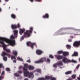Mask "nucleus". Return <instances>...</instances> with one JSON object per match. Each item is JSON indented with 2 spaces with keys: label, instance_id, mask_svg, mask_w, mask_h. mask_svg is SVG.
<instances>
[{
  "label": "nucleus",
  "instance_id": "nucleus-1",
  "mask_svg": "<svg viewBox=\"0 0 80 80\" xmlns=\"http://www.w3.org/2000/svg\"><path fill=\"white\" fill-rule=\"evenodd\" d=\"M0 43L2 44L3 47H6V46L4 43L3 41H5L6 43H9L12 46H13L15 45V40H9L6 38L0 37Z\"/></svg>",
  "mask_w": 80,
  "mask_h": 80
},
{
  "label": "nucleus",
  "instance_id": "nucleus-2",
  "mask_svg": "<svg viewBox=\"0 0 80 80\" xmlns=\"http://www.w3.org/2000/svg\"><path fill=\"white\" fill-rule=\"evenodd\" d=\"M24 67L23 68V70L24 71V75L26 77H28L29 78H31L32 77H33V73L31 72L30 73L29 71H27L28 70L27 68H28V65L27 64H25L24 65Z\"/></svg>",
  "mask_w": 80,
  "mask_h": 80
},
{
  "label": "nucleus",
  "instance_id": "nucleus-3",
  "mask_svg": "<svg viewBox=\"0 0 80 80\" xmlns=\"http://www.w3.org/2000/svg\"><path fill=\"white\" fill-rule=\"evenodd\" d=\"M33 31V28L31 27L30 28V30H26L25 32H24V35L21 37V40H23L24 38L26 37H29L30 36V34L32 33Z\"/></svg>",
  "mask_w": 80,
  "mask_h": 80
},
{
  "label": "nucleus",
  "instance_id": "nucleus-4",
  "mask_svg": "<svg viewBox=\"0 0 80 80\" xmlns=\"http://www.w3.org/2000/svg\"><path fill=\"white\" fill-rule=\"evenodd\" d=\"M27 46L28 47H30L32 49L33 48V46H36V48H37V44H36V43H32L30 42H27Z\"/></svg>",
  "mask_w": 80,
  "mask_h": 80
},
{
  "label": "nucleus",
  "instance_id": "nucleus-5",
  "mask_svg": "<svg viewBox=\"0 0 80 80\" xmlns=\"http://www.w3.org/2000/svg\"><path fill=\"white\" fill-rule=\"evenodd\" d=\"M73 46L74 47H76V48L80 47V41H74L73 43Z\"/></svg>",
  "mask_w": 80,
  "mask_h": 80
},
{
  "label": "nucleus",
  "instance_id": "nucleus-6",
  "mask_svg": "<svg viewBox=\"0 0 80 80\" xmlns=\"http://www.w3.org/2000/svg\"><path fill=\"white\" fill-rule=\"evenodd\" d=\"M63 62L62 61H60L58 62L57 63H55L53 65V67L54 68H57V65L58 66H63Z\"/></svg>",
  "mask_w": 80,
  "mask_h": 80
},
{
  "label": "nucleus",
  "instance_id": "nucleus-7",
  "mask_svg": "<svg viewBox=\"0 0 80 80\" xmlns=\"http://www.w3.org/2000/svg\"><path fill=\"white\" fill-rule=\"evenodd\" d=\"M62 61L64 63H70L71 62V60L68 59L66 57H64L62 59Z\"/></svg>",
  "mask_w": 80,
  "mask_h": 80
},
{
  "label": "nucleus",
  "instance_id": "nucleus-8",
  "mask_svg": "<svg viewBox=\"0 0 80 80\" xmlns=\"http://www.w3.org/2000/svg\"><path fill=\"white\" fill-rule=\"evenodd\" d=\"M44 60H46V58H44L43 59H41L39 60H38L34 62L35 63H42L44 62Z\"/></svg>",
  "mask_w": 80,
  "mask_h": 80
},
{
  "label": "nucleus",
  "instance_id": "nucleus-9",
  "mask_svg": "<svg viewBox=\"0 0 80 80\" xmlns=\"http://www.w3.org/2000/svg\"><path fill=\"white\" fill-rule=\"evenodd\" d=\"M43 53V51L39 49H37L36 51V53L38 55H41V54Z\"/></svg>",
  "mask_w": 80,
  "mask_h": 80
},
{
  "label": "nucleus",
  "instance_id": "nucleus-10",
  "mask_svg": "<svg viewBox=\"0 0 80 80\" xmlns=\"http://www.w3.org/2000/svg\"><path fill=\"white\" fill-rule=\"evenodd\" d=\"M55 57L58 60H61V59H62L63 58V56L60 55H56Z\"/></svg>",
  "mask_w": 80,
  "mask_h": 80
},
{
  "label": "nucleus",
  "instance_id": "nucleus-11",
  "mask_svg": "<svg viewBox=\"0 0 80 80\" xmlns=\"http://www.w3.org/2000/svg\"><path fill=\"white\" fill-rule=\"evenodd\" d=\"M42 18H49V14L47 13H46L45 14V15H43L42 16Z\"/></svg>",
  "mask_w": 80,
  "mask_h": 80
},
{
  "label": "nucleus",
  "instance_id": "nucleus-12",
  "mask_svg": "<svg viewBox=\"0 0 80 80\" xmlns=\"http://www.w3.org/2000/svg\"><path fill=\"white\" fill-rule=\"evenodd\" d=\"M25 29H20V31H19V33L20 34L22 35V33H23L25 32Z\"/></svg>",
  "mask_w": 80,
  "mask_h": 80
},
{
  "label": "nucleus",
  "instance_id": "nucleus-13",
  "mask_svg": "<svg viewBox=\"0 0 80 80\" xmlns=\"http://www.w3.org/2000/svg\"><path fill=\"white\" fill-rule=\"evenodd\" d=\"M78 52H74L73 54L72 55V57H77L78 56Z\"/></svg>",
  "mask_w": 80,
  "mask_h": 80
},
{
  "label": "nucleus",
  "instance_id": "nucleus-14",
  "mask_svg": "<svg viewBox=\"0 0 80 80\" xmlns=\"http://www.w3.org/2000/svg\"><path fill=\"white\" fill-rule=\"evenodd\" d=\"M62 54L63 56H64V57H65V56H67V55H68V54H69V53L68 52H63Z\"/></svg>",
  "mask_w": 80,
  "mask_h": 80
},
{
  "label": "nucleus",
  "instance_id": "nucleus-15",
  "mask_svg": "<svg viewBox=\"0 0 80 80\" xmlns=\"http://www.w3.org/2000/svg\"><path fill=\"white\" fill-rule=\"evenodd\" d=\"M72 71H69L67 72H65V75H70V74H72Z\"/></svg>",
  "mask_w": 80,
  "mask_h": 80
},
{
  "label": "nucleus",
  "instance_id": "nucleus-16",
  "mask_svg": "<svg viewBox=\"0 0 80 80\" xmlns=\"http://www.w3.org/2000/svg\"><path fill=\"white\" fill-rule=\"evenodd\" d=\"M28 68L29 70H33L34 68V67H33V66L30 65L29 66V67Z\"/></svg>",
  "mask_w": 80,
  "mask_h": 80
},
{
  "label": "nucleus",
  "instance_id": "nucleus-17",
  "mask_svg": "<svg viewBox=\"0 0 80 80\" xmlns=\"http://www.w3.org/2000/svg\"><path fill=\"white\" fill-rule=\"evenodd\" d=\"M11 27L12 29H16V28H17V27L16 25L12 24L11 25Z\"/></svg>",
  "mask_w": 80,
  "mask_h": 80
},
{
  "label": "nucleus",
  "instance_id": "nucleus-18",
  "mask_svg": "<svg viewBox=\"0 0 80 80\" xmlns=\"http://www.w3.org/2000/svg\"><path fill=\"white\" fill-rule=\"evenodd\" d=\"M18 33V31L17 30L14 31V34L15 37H17V34Z\"/></svg>",
  "mask_w": 80,
  "mask_h": 80
},
{
  "label": "nucleus",
  "instance_id": "nucleus-19",
  "mask_svg": "<svg viewBox=\"0 0 80 80\" xmlns=\"http://www.w3.org/2000/svg\"><path fill=\"white\" fill-rule=\"evenodd\" d=\"M11 17L12 18H13L14 20L16 18V16L13 14H12L11 15Z\"/></svg>",
  "mask_w": 80,
  "mask_h": 80
},
{
  "label": "nucleus",
  "instance_id": "nucleus-20",
  "mask_svg": "<svg viewBox=\"0 0 80 80\" xmlns=\"http://www.w3.org/2000/svg\"><path fill=\"white\" fill-rule=\"evenodd\" d=\"M45 79H46V80H48V79H50V80L52 78V77L51 76H46L45 77Z\"/></svg>",
  "mask_w": 80,
  "mask_h": 80
},
{
  "label": "nucleus",
  "instance_id": "nucleus-21",
  "mask_svg": "<svg viewBox=\"0 0 80 80\" xmlns=\"http://www.w3.org/2000/svg\"><path fill=\"white\" fill-rule=\"evenodd\" d=\"M3 49H4V50H5V51L7 52L8 53H10V50L7 49L5 48H4Z\"/></svg>",
  "mask_w": 80,
  "mask_h": 80
},
{
  "label": "nucleus",
  "instance_id": "nucleus-22",
  "mask_svg": "<svg viewBox=\"0 0 80 80\" xmlns=\"http://www.w3.org/2000/svg\"><path fill=\"white\" fill-rule=\"evenodd\" d=\"M12 53L13 55H17V52L16 51L14 50L12 51Z\"/></svg>",
  "mask_w": 80,
  "mask_h": 80
},
{
  "label": "nucleus",
  "instance_id": "nucleus-23",
  "mask_svg": "<svg viewBox=\"0 0 80 80\" xmlns=\"http://www.w3.org/2000/svg\"><path fill=\"white\" fill-rule=\"evenodd\" d=\"M66 47L67 49H70V48H71V46L69 45H67Z\"/></svg>",
  "mask_w": 80,
  "mask_h": 80
},
{
  "label": "nucleus",
  "instance_id": "nucleus-24",
  "mask_svg": "<svg viewBox=\"0 0 80 80\" xmlns=\"http://www.w3.org/2000/svg\"><path fill=\"white\" fill-rule=\"evenodd\" d=\"M63 52L62 51H58V54H62V53H63Z\"/></svg>",
  "mask_w": 80,
  "mask_h": 80
},
{
  "label": "nucleus",
  "instance_id": "nucleus-25",
  "mask_svg": "<svg viewBox=\"0 0 80 80\" xmlns=\"http://www.w3.org/2000/svg\"><path fill=\"white\" fill-rule=\"evenodd\" d=\"M71 77L73 79H75V78H76V75L75 74H73L72 75Z\"/></svg>",
  "mask_w": 80,
  "mask_h": 80
},
{
  "label": "nucleus",
  "instance_id": "nucleus-26",
  "mask_svg": "<svg viewBox=\"0 0 80 80\" xmlns=\"http://www.w3.org/2000/svg\"><path fill=\"white\" fill-rule=\"evenodd\" d=\"M7 53H6V52H2V57H4V56H5V55H7Z\"/></svg>",
  "mask_w": 80,
  "mask_h": 80
},
{
  "label": "nucleus",
  "instance_id": "nucleus-27",
  "mask_svg": "<svg viewBox=\"0 0 80 80\" xmlns=\"http://www.w3.org/2000/svg\"><path fill=\"white\" fill-rule=\"evenodd\" d=\"M5 69L7 72H10V69L8 68H6Z\"/></svg>",
  "mask_w": 80,
  "mask_h": 80
},
{
  "label": "nucleus",
  "instance_id": "nucleus-28",
  "mask_svg": "<svg viewBox=\"0 0 80 80\" xmlns=\"http://www.w3.org/2000/svg\"><path fill=\"white\" fill-rule=\"evenodd\" d=\"M10 38L11 39H15V36H14L13 35H12L11 36Z\"/></svg>",
  "mask_w": 80,
  "mask_h": 80
},
{
  "label": "nucleus",
  "instance_id": "nucleus-29",
  "mask_svg": "<svg viewBox=\"0 0 80 80\" xmlns=\"http://www.w3.org/2000/svg\"><path fill=\"white\" fill-rule=\"evenodd\" d=\"M14 75L15 77H19V76H20V75L18 74L17 73H15L14 74Z\"/></svg>",
  "mask_w": 80,
  "mask_h": 80
},
{
  "label": "nucleus",
  "instance_id": "nucleus-30",
  "mask_svg": "<svg viewBox=\"0 0 80 80\" xmlns=\"http://www.w3.org/2000/svg\"><path fill=\"white\" fill-rule=\"evenodd\" d=\"M11 59L12 60H13V59H15V60H16V58H15V56H12Z\"/></svg>",
  "mask_w": 80,
  "mask_h": 80
},
{
  "label": "nucleus",
  "instance_id": "nucleus-31",
  "mask_svg": "<svg viewBox=\"0 0 80 80\" xmlns=\"http://www.w3.org/2000/svg\"><path fill=\"white\" fill-rule=\"evenodd\" d=\"M3 60H4V61H7V57L3 56Z\"/></svg>",
  "mask_w": 80,
  "mask_h": 80
},
{
  "label": "nucleus",
  "instance_id": "nucleus-32",
  "mask_svg": "<svg viewBox=\"0 0 80 80\" xmlns=\"http://www.w3.org/2000/svg\"><path fill=\"white\" fill-rule=\"evenodd\" d=\"M36 72L38 73H40L41 72V70L39 69H37L36 70Z\"/></svg>",
  "mask_w": 80,
  "mask_h": 80
},
{
  "label": "nucleus",
  "instance_id": "nucleus-33",
  "mask_svg": "<svg viewBox=\"0 0 80 80\" xmlns=\"http://www.w3.org/2000/svg\"><path fill=\"white\" fill-rule=\"evenodd\" d=\"M17 59L18 60H20V61H23V59L19 57H18Z\"/></svg>",
  "mask_w": 80,
  "mask_h": 80
},
{
  "label": "nucleus",
  "instance_id": "nucleus-34",
  "mask_svg": "<svg viewBox=\"0 0 80 80\" xmlns=\"http://www.w3.org/2000/svg\"><path fill=\"white\" fill-rule=\"evenodd\" d=\"M65 34H67V33L66 32H62L60 33L59 35H65Z\"/></svg>",
  "mask_w": 80,
  "mask_h": 80
},
{
  "label": "nucleus",
  "instance_id": "nucleus-35",
  "mask_svg": "<svg viewBox=\"0 0 80 80\" xmlns=\"http://www.w3.org/2000/svg\"><path fill=\"white\" fill-rule=\"evenodd\" d=\"M4 68V67L3 66V64L2 63H0V68Z\"/></svg>",
  "mask_w": 80,
  "mask_h": 80
},
{
  "label": "nucleus",
  "instance_id": "nucleus-36",
  "mask_svg": "<svg viewBox=\"0 0 80 80\" xmlns=\"http://www.w3.org/2000/svg\"><path fill=\"white\" fill-rule=\"evenodd\" d=\"M49 58H53L54 57L52 55H49Z\"/></svg>",
  "mask_w": 80,
  "mask_h": 80
},
{
  "label": "nucleus",
  "instance_id": "nucleus-37",
  "mask_svg": "<svg viewBox=\"0 0 80 80\" xmlns=\"http://www.w3.org/2000/svg\"><path fill=\"white\" fill-rule=\"evenodd\" d=\"M17 27L18 28H20V24L18 23L17 25Z\"/></svg>",
  "mask_w": 80,
  "mask_h": 80
},
{
  "label": "nucleus",
  "instance_id": "nucleus-38",
  "mask_svg": "<svg viewBox=\"0 0 80 80\" xmlns=\"http://www.w3.org/2000/svg\"><path fill=\"white\" fill-rule=\"evenodd\" d=\"M47 62H48V63H50V59H49V58H48L47 59Z\"/></svg>",
  "mask_w": 80,
  "mask_h": 80
},
{
  "label": "nucleus",
  "instance_id": "nucleus-39",
  "mask_svg": "<svg viewBox=\"0 0 80 80\" xmlns=\"http://www.w3.org/2000/svg\"><path fill=\"white\" fill-rule=\"evenodd\" d=\"M71 62H73V63H77V62L73 60H72L71 61Z\"/></svg>",
  "mask_w": 80,
  "mask_h": 80
},
{
  "label": "nucleus",
  "instance_id": "nucleus-40",
  "mask_svg": "<svg viewBox=\"0 0 80 80\" xmlns=\"http://www.w3.org/2000/svg\"><path fill=\"white\" fill-rule=\"evenodd\" d=\"M3 78H4V77L3 76H0V80H2Z\"/></svg>",
  "mask_w": 80,
  "mask_h": 80
},
{
  "label": "nucleus",
  "instance_id": "nucleus-41",
  "mask_svg": "<svg viewBox=\"0 0 80 80\" xmlns=\"http://www.w3.org/2000/svg\"><path fill=\"white\" fill-rule=\"evenodd\" d=\"M51 80H56V78H52V77H51Z\"/></svg>",
  "mask_w": 80,
  "mask_h": 80
},
{
  "label": "nucleus",
  "instance_id": "nucleus-42",
  "mask_svg": "<svg viewBox=\"0 0 80 80\" xmlns=\"http://www.w3.org/2000/svg\"><path fill=\"white\" fill-rule=\"evenodd\" d=\"M18 73L19 74L22 73V71H18Z\"/></svg>",
  "mask_w": 80,
  "mask_h": 80
},
{
  "label": "nucleus",
  "instance_id": "nucleus-43",
  "mask_svg": "<svg viewBox=\"0 0 80 80\" xmlns=\"http://www.w3.org/2000/svg\"><path fill=\"white\" fill-rule=\"evenodd\" d=\"M27 62H28V63H30L31 62V61H30V60L29 59L27 61Z\"/></svg>",
  "mask_w": 80,
  "mask_h": 80
},
{
  "label": "nucleus",
  "instance_id": "nucleus-44",
  "mask_svg": "<svg viewBox=\"0 0 80 80\" xmlns=\"http://www.w3.org/2000/svg\"><path fill=\"white\" fill-rule=\"evenodd\" d=\"M5 73V71H2V73H1V75H4V74Z\"/></svg>",
  "mask_w": 80,
  "mask_h": 80
},
{
  "label": "nucleus",
  "instance_id": "nucleus-45",
  "mask_svg": "<svg viewBox=\"0 0 80 80\" xmlns=\"http://www.w3.org/2000/svg\"><path fill=\"white\" fill-rule=\"evenodd\" d=\"M80 66V65L78 64L76 67V68L77 69H78V67Z\"/></svg>",
  "mask_w": 80,
  "mask_h": 80
},
{
  "label": "nucleus",
  "instance_id": "nucleus-46",
  "mask_svg": "<svg viewBox=\"0 0 80 80\" xmlns=\"http://www.w3.org/2000/svg\"><path fill=\"white\" fill-rule=\"evenodd\" d=\"M6 55H7V56L8 57H10V54H7Z\"/></svg>",
  "mask_w": 80,
  "mask_h": 80
},
{
  "label": "nucleus",
  "instance_id": "nucleus-47",
  "mask_svg": "<svg viewBox=\"0 0 80 80\" xmlns=\"http://www.w3.org/2000/svg\"><path fill=\"white\" fill-rule=\"evenodd\" d=\"M68 42H72V39H70L68 40Z\"/></svg>",
  "mask_w": 80,
  "mask_h": 80
},
{
  "label": "nucleus",
  "instance_id": "nucleus-48",
  "mask_svg": "<svg viewBox=\"0 0 80 80\" xmlns=\"http://www.w3.org/2000/svg\"><path fill=\"white\" fill-rule=\"evenodd\" d=\"M22 66H20L19 67V69H21V68H22Z\"/></svg>",
  "mask_w": 80,
  "mask_h": 80
},
{
  "label": "nucleus",
  "instance_id": "nucleus-49",
  "mask_svg": "<svg viewBox=\"0 0 80 80\" xmlns=\"http://www.w3.org/2000/svg\"><path fill=\"white\" fill-rule=\"evenodd\" d=\"M13 63H16V62H17V61H16V60H14L13 61Z\"/></svg>",
  "mask_w": 80,
  "mask_h": 80
},
{
  "label": "nucleus",
  "instance_id": "nucleus-50",
  "mask_svg": "<svg viewBox=\"0 0 80 80\" xmlns=\"http://www.w3.org/2000/svg\"><path fill=\"white\" fill-rule=\"evenodd\" d=\"M70 38H73V36H70Z\"/></svg>",
  "mask_w": 80,
  "mask_h": 80
},
{
  "label": "nucleus",
  "instance_id": "nucleus-51",
  "mask_svg": "<svg viewBox=\"0 0 80 80\" xmlns=\"http://www.w3.org/2000/svg\"><path fill=\"white\" fill-rule=\"evenodd\" d=\"M67 80H72V79L71 78H69V79H67Z\"/></svg>",
  "mask_w": 80,
  "mask_h": 80
},
{
  "label": "nucleus",
  "instance_id": "nucleus-52",
  "mask_svg": "<svg viewBox=\"0 0 80 80\" xmlns=\"http://www.w3.org/2000/svg\"><path fill=\"white\" fill-rule=\"evenodd\" d=\"M38 2H42V0H37Z\"/></svg>",
  "mask_w": 80,
  "mask_h": 80
},
{
  "label": "nucleus",
  "instance_id": "nucleus-53",
  "mask_svg": "<svg viewBox=\"0 0 80 80\" xmlns=\"http://www.w3.org/2000/svg\"><path fill=\"white\" fill-rule=\"evenodd\" d=\"M30 1V2H33V0H29Z\"/></svg>",
  "mask_w": 80,
  "mask_h": 80
},
{
  "label": "nucleus",
  "instance_id": "nucleus-54",
  "mask_svg": "<svg viewBox=\"0 0 80 80\" xmlns=\"http://www.w3.org/2000/svg\"><path fill=\"white\" fill-rule=\"evenodd\" d=\"M24 80H28V79L27 78H26L24 79Z\"/></svg>",
  "mask_w": 80,
  "mask_h": 80
},
{
  "label": "nucleus",
  "instance_id": "nucleus-55",
  "mask_svg": "<svg viewBox=\"0 0 80 80\" xmlns=\"http://www.w3.org/2000/svg\"><path fill=\"white\" fill-rule=\"evenodd\" d=\"M78 80H80V78H78Z\"/></svg>",
  "mask_w": 80,
  "mask_h": 80
},
{
  "label": "nucleus",
  "instance_id": "nucleus-56",
  "mask_svg": "<svg viewBox=\"0 0 80 80\" xmlns=\"http://www.w3.org/2000/svg\"><path fill=\"white\" fill-rule=\"evenodd\" d=\"M8 0H5L6 2H8Z\"/></svg>",
  "mask_w": 80,
  "mask_h": 80
},
{
  "label": "nucleus",
  "instance_id": "nucleus-57",
  "mask_svg": "<svg viewBox=\"0 0 80 80\" xmlns=\"http://www.w3.org/2000/svg\"><path fill=\"white\" fill-rule=\"evenodd\" d=\"M2 11V10L1 9V8H0V12H1Z\"/></svg>",
  "mask_w": 80,
  "mask_h": 80
},
{
  "label": "nucleus",
  "instance_id": "nucleus-58",
  "mask_svg": "<svg viewBox=\"0 0 80 80\" xmlns=\"http://www.w3.org/2000/svg\"><path fill=\"white\" fill-rule=\"evenodd\" d=\"M79 31H80V29H77Z\"/></svg>",
  "mask_w": 80,
  "mask_h": 80
},
{
  "label": "nucleus",
  "instance_id": "nucleus-59",
  "mask_svg": "<svg viewBox=\"0 0 80 80\" xmlns=\"http://www.w3.org/2000/svg\"><path fill=\"white\" fill-rule=\"evenodd\" d=\"M0 73H1V71L0 70Z\"/></svg>",
  "mask_w": 80,
  "mask_h": 80
},
{
  "label": "nucleus",
  "instance_id": "nucleus-60",
  "mask_svg": "<svg viewBox=\"0 0 80 80\" xmlns=\"http://www.w3.org/2000/svg\"><path fill=\"white\" fill-rule=\"evenodd\" d=\"M1 2V0H0V2Z\"/></svg>",
  "mask_w": 80,
  "mask_h": 80
},
{
  "label": "nucleus",
  "instance_id": "nucleus-61",
  "mask_svg": "<svg viewBox=\"0 0 80 80\" xmlns=\"http://www.w3.org/2000/svg\"><path fill=\"white\" fill-rule=\"evenodd\" d=\"M74 72H75V70L74 71Z\"/></svg>",
  "mask_w": 80,
  "mask_h": 80
},
{
  "label": "nucleus",
  "instance_id": "nucleus-62",
  "mask_svg": "<svg viewBox=\"0 0 80 80\" xmlns=\"http://www.w3.org/2000/svg\"><path fill=\"white\" fill-rule=\"evenodd\" d=\"M9 8H10V7H9Z\"/></svg>",
  "mask_w": 80,
  "mask_h": 80
}]
</instances>
